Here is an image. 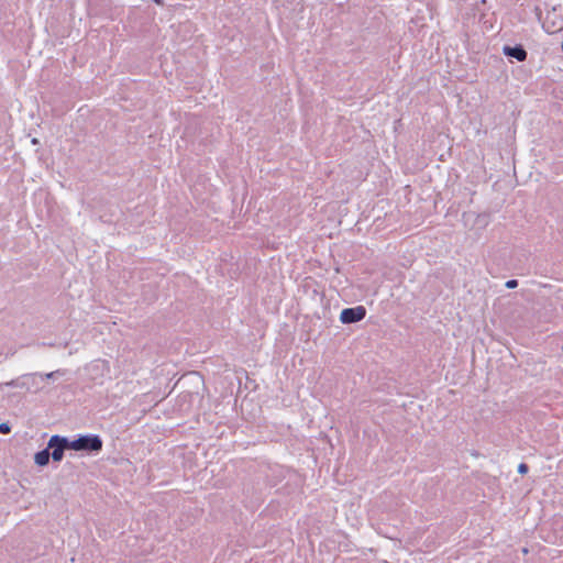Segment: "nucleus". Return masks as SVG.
Instances as JSON below:
<instances>
[{"label":"nucleus","mask_w":563,"mask_h":563,"mask_svg":"<svg viewBox=\"0 0 563 563\" xmlns=\"http://www.w3.org/2000/svg\"><path fill=\"white\" fill-rule=\"evenodd\" d=\"M70 450L86 452L88 454L99 453L102 450L103 441L98 434H79L70 440Z\"/></svg>","instance_id":"f257e3e1"},{"label":"nucleus","mask_w":563,"mask_h":563,"mask_svg":"<svg viewBox=\"0 0 563 563\" xmlns=\"http://www.w3.org/2000/svg\"><path fill=\"white\" fill-rule=\"evenodd\" d=\"M48 451L53 462H60L64 459L65 451L70 450L69 439L59 434H54L47 442Z\"/></svg>","instance_id":"f03ea898"},{"label":"nucleus","mask_w":563,"mask_h":563,"mask_svg":"<svg viewBox=\"0 0 563 563\" xmlns=\"http://www.w3.org/2000/svg\"><path fill=\"white\" fill-rule=\"evenodd\" d=\"M366 308L364 306H356L353 308H345L341 311L340 321L343 324H352L362 321L366 317Z\"/></svg>","instance_id":"7ed1b4c3"},{"label":"nucleus","mask_w":563,"mask_h":563,"mask_svg":"<svg viewBox=\"0 0 563 563\" xmlns=\"http://www.w3.org/2000/svg\"><path fill=\"white\" fill-rule=\"evenodd\" d=\"M503 53L509 57L515 58L518 62H525L527 59L528 53L521 44H517L515 46L505 45L503 48Z\"/></svg>","instance_id":"20e7f679"},{"label":"nucleus","mask_w":563,"mask_h":563,"mask_svg":"<svg viewBox=\"0 0 563 563\" xmlns=\"http://www.w3.org/2000/svg\"><path fill=\"white\" fill-rule=\"evenodd\" d=\"M49 459H52V457H51V452L48 451L47 448L36 452L34 455L35 464L41 467L48 465Z\"/></svg>","instance_id":"39448f33"},{"label":"nucleus","mask_w":563,"mask_h":563,"mask_svg":"<svg viewBox=\"0 0 563 563\" xmlns=\"http://www.w3.org/2000/svg\"><path fill=\"white\" fill-rule=\"evenodd\" d=\"M11 432V426L8 422L0 423V433L8 434Z\"/></svg>","instance_id":"423d86ee"},{"label":"nucleus","mask_w":563,"mask_h":563,"mask_svg":"<svg viewBox=\"0 0 563 563\" xmlns=\"http://www.w3.org/2000/svg\"><path fill=\"white\" fill-rule=\"evenodd\" d=\"M529 471V466L528 464L526 463H520L519 466H518V473L521 474V475H525L527 474Z\"/></svg>","instance_id":"0eeeda50"},{"label":"nucleus","mask_w":563,"mask_h":563,"mask_svg":"<svg viewBox=\"0 0 563 563\" xmlns=\"http://www.w3.org/2000/svg\"><path fill=\"white\" fill-rule=\"evenodd\" d=\"M518 286V280L517 279H509L506 282V287L508 289H514Z\"/></svg>","instance_id":"6e6552de"},{"label":"nucleus","mask_w":563,"mask_h":563,"mask_svg":"<svg viewBox=\"0 0 563 563\" xmlns=\"http://www.w3.org/2000/svg\"><path fill=\"white\" fill-rule=\"evenodd\" d=\"M58 373H59L58 371L47 373V374H45V375H44V378H46V379H52V378H54V377H55V375H57Z\"/></svg>","instance_id":"1a4fd4ad"},{"label":"nucleus","mask_w":563,"mask_h":563,"mask_svg":"<svg viewBox=\"0 0 563 563\" xmlns=\"http://www.w3.org/2000/svg\"><path fill=\"white\" fill-rule=\"evenodd\" d=\"M155 3L159 4V5H164V0H153Z\"/></svg>","instance_id":"9d476101"},{"label":"nucleus","mask_w":563,"mask_h":563,"mask_svg":"<svg viewBox=\"0 0 563 563\" xmlns=\"http://www.w3.org/2000/svg\"><path fill=\"white\" fill-rule=\"evenodd\" d=\"M32 143H33V144H37V143H38L37 139H33V140H32Z\"/></svg>","instance_id":"9b49d317"}]
</instances>
